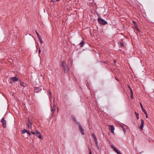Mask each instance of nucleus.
Here are the masks:
<instances>
[{"instance_id": "nucleus-1", "label": "nucleus", "mask_w": 154, "mask_h": 154, "mask_svg": "<svg viewBox=\"0 0 154 154\" xmlns=\"http://www.w3.org/2000/svg\"><path fill=\"white\" fill-rule=\"evenodd\" d=\"M61 66L63 67L64 72L65 73H68L69 70L68 66L66 64L64 61H62L61 62Z\"/></svg>"}, {"instance_id": "nucleus-2", "label": "nucleus", "mask_w": 154, "mask_h": 154, "mask_svg": "<svg viewBox=\"0 0 154 154\" xmlns=\"http://www.w3.org/2000/svg\"><path fill=\"white\" fill-rule=\"evenodd\" d=\"M97 20L98 23L102 25H105L107 24V22L104 19H101L100 18H98L97 19Z\"/></svg>"}, {"instance_id": "nucleus-3", "label": "nucleus", "mask_w": 154, "mask_h": 154, "mask_svg": "<svg viewBox=\"0 0 154 154\" xmlns=\"http://www.w3.org/2000/svg\"><path fill=\"white\" fill-rule=\"evenodd\" d=\"M34 90L35 92L36 93H40L42 91V89L40 87H34Z\"/></svg>"}, {"instance_id": "nucleus-4", "label": "nucleus", "mask_w": 154, "mask_h": 154, "mask_svg": "<svg viewBox=\"0 0 154 154\" xmlns=\"http://www.w3.org/2000/svg\"><path fill=\"white\" fill-rule=\"evenodd\" d=\"M1 122L3 124L2 125L3 128H5L6 127V121L4 119V117H3L1 120Z\"/></svg>"}, {"instance_id": "nucleus-5", "label": "nucleus", "mask_w": 154, "mask_h": 154, "mask_svg": "<svg viewBox=\"0 0 154 154\" xmlns=\"http://www.w3.org/2000/svg\"><path fill=\"white\" fill-rule=\"evenodd\" d=\"M79 131L81 133L82 135H84L85 134L84 130V129L82 128V126L81 125H79Z\"/></svg>"}, {"instance_id": "nucleus-6", "label": "nucleus", "mask_w": 154, "mask_h": 154, "mask_svg": "<svg viewBox=\"0 0 154 154\" xmlns=\"http://www.w3.org/2000/svg\"><path fill=\"white\" fill-rule=\"evenodd\" d=\"M109 130L110 132L112 133H114V131L115 130L114 127L112 125H109Z\"/></svg>"}, {"instance_id": "nucleus-7", "label": "nucleus", "mask_w": 154, "mask_h": 154, "mask_svg": "<svg viewBox=\"0 0 154 154\" xmlns=\"http://www.w3.org/2000/svg\"><path fill=\"white\" fill-rule=\"evenodd\" d=\"M27 126L29 128H32V124L30 121L28 119V120L26 123Z\"/></svg>"}, {"instance_id": "nucleus-8", "label": "nucleus", "mask_w": 154, "mask_h": 154, "mask_svg": "<svg viewBox=\"0 0 154 154\" xmlns=\"http://www.w3.org/2000/svg\"><path fill=\"white\" fill-rule=\"evenodd\" d=\"M36 135L39 139H41L42 138L40 133L39 131H36Z\"/></svg>"}, {"instance_id": "nucleus-9", "label": "nucleus", "mask_w": 154, "mask_h": 154, "mask_svg": "<svg viewBox=\"0 0 154 154\" xmlns=\"http://www.w3.org/2000/svg\"><path fill=\"white\" fill-rule=\"evenodd\" d=\"M141 125L140 127V128L141 130H143V128L144 125V122L143 120L142 119H141Z\"/></svg>"}, {"instance_id": "nucleus-10", "label": "nucleus", "mask_w": 154, "mask_h": 154, "mask_svg": "<svg viewBox=\"0 0 154 154\" xmlns=\"http://www.w3.org/2000/svg\"><path fill=\"white\" fill-rule=\"evenodd\" d=\"M114 151L116 152L117 154H122L117 149H116L114 147L112 146Z\"/></svg>"}, {"instance_id": "nucleus-11", "label": "nucleus", "mask_w": 154, "mask_h": 154, "mask_svg": "<svg viewBox=\"0 0 154 154\" xmlns=\"http://www.w3.org/2000/svg\"><path fill=\"white\" fill-rule=\"evenodd\" d=\"M10 78L14 82H17L18 80V79L16 77H11Z\"/></svg>"}, {"instance_id": "nucleus-12", "label": "nucleus", "mask_w": 154, "mask_h": 154, "mask_svg": "<svg viewBox=\"0 0 154 154\" xmlns=\"http://www.w3.org/2000/svg\"><path fill=\"white\" fill-rule=\"evenodd\" d=\"M140 106H141V109L143 111V112H144V113H145V112L146 111V110L144 109L143 106H142V103H140Z\"/></svg>"}, {"instance_id": "nucleus-13", "label": "nucleus", "mask_w": 154, "mask_h": 154, "mask_svg": "<svg viewBox=\"0 0 154 154\" xmlns=\"http://www.w3.org/2000/svg\"><path fill=\"white\" fill-rule=\"evenodd\" d=\"M56 110V107L55 106H53L52 109H51V111L53 112V113L55 112Z\"/></svg>"}, {"instance_id": "nucleus-14", "label": "nucleus", "mask_w": 154, "mask_h": 154, "mask_svg": "<svg viewBox=\"0 0 154 154\" xmlns=\"http://www.w3.org/2000/svg\"><path fill=\"white\" fill-rule=\"evenodd\" d=\"M84 41H83L80 43L79 44V45H80V47L81 48H82L83 46L84 45Z\"/></svg>"}, {"instance_id": "nucleus-15", "label": "nucleus", "mask_w": 154, "mask_h": 154, "mask_svg": "<svg viewBox=\"0 0 154 154\" xmlns=\"http://www.w3.org/2000/svg\"><path fill=\"white\" fill-rule=\"evenodd\" d=\"M94 141H95V143L96 146L97 147V148L99 149V147H98V142H97V140H94Z\"/></svg>"}, {"instance_id": "nucleus-16", "label": "nucleus", "mask_w": 154, "mask_h": 154, "mask_svg": "<svg viewBox=\"0 0 154 154\" xmlns=\"http://www.w3.org/2000/svg\"><path fill=\"white\" fill-rule=\"evenodd\" d=\"M134 28L135 29L137 30L138 31H139V29L138 28V26L137 25H136V26H135L134 27Z\"/></svg>"}, {"instance_id": "nucleus-17", "label": "nucleus", "mask_w": 154, "mask_h": 154, "mask_svg": "<svg viewBox=\"0 0 154 154\" xmlns=\"http://www.w3.org/2000/svg\"><path fill=\"white\" fill-rule=\"evenodd\" d=\"M71 118L75 122V121H76V119L75 118V117L74 116H71Z\"/></svg>"}, {"instance_id": "nucleus-18", "label": "nucleus", "mask_w": 154, "mask_h": 154, "mask_svg": "<svg viewBox=\"0 0 154 154\" xmlns=\"http://www.w3.org/2000/svg\"><path fill=\"white\" fill-rule=\"evenodd\" d=\"M27 132V130L25 129H24L22 131V133L23 134H24L25 132Z\"/></svg>"}, {"instance_id": "nucleus-19", "label": "nucleus", "mask_w": 154, "mask_h": 154, "mask_svg": "<svg viewBox=\"0 0 154 154\" xmlns=\"http://www.w3.org/2000/svg\"><path fill=\"white\" fill-rule=\"evenodd\" d=\"M20 85L21 86H23V87H25V86L24 85H25V84L23 82H20Z\"/></svg>"}, {"instance_id": "nucleus-20", "label": "nucleus", "mask_w": 154, "mask_h": 154, "mask_svg": "<svg viewBox=\"0 0 154 154\" xmlns=\"http://www.w3.org/2000/svg\"><path fill=\"white\" fill-rule=\"evenodd\" d=\"M92 136L94 139V140H97V137L94 134H92Z\"/></svg>"}, {"instance_id": "nucleus-21", "label": "nucleus", "mask_w": 154, "mask_h": 154, "mask_svg": "<svg viewBox=\"0 0 154 154\" xmlns=\"http://www.w3.org/2000/svg\"><path fill=\"white\" fill-rule=\"evenodd\" d=\"M88 151L89 152V154H92L91 149L89 147H88Z\"/></svg>"}, {"instance_id": "nucleus-22", "label": "nucleus", "mask_w": 154, "mask_h": 154, "mask_svg": "<svg viewBox=\"0 0 154 154\" xmlns=\"http://www.w3.org/2000/svg\"><path fill=\"white\" fill-rule=\"evenodd\" d=\"M135 114L137 116V119H138L139 118V114L138 113H137L136 112H135Z\"/></svg>"}, {"instance_id": "nucleus-23", "label": "nucleus", "mask_w": 154, "mask_h": 154, "mask_svg": "<svg viewBox=\"0 0 154 154\" xmlns=\"http://www.w3.org/2000/svg\"><path fill=\"white\" fill-rule=\"evenodd\" d=\"M119 46L120 47H124V45L123 43H120Z\"/></svg>"}, {"instance_id": "nucleus-24", "label": "nucleus", "mask_w": 154, "mask_h": 154, "mask_svg": "<svg viewBox=\"0 0 154 154\" xmlns=\"http://www.w3.org/2000/svg\"><path fill=\"white\" fill-rule=\"evenodd\" d=\"M39 40L40 42L41 43H43V41L42 40V38L40 37H38Z\"/></svg>"}, {"instance_id": "nucleus-25", "label": "nucleus", "mask_w": 154, "mask_h": 154, "mask_svg": "<svg viewBox=\"0 0 154 154\" xmlns=\"http://www.w3.org/2000/svg\"><path fill=\"white\" fill-rule=\"evenodd\" d=\"M75 124L77 125H78L79 127V125H81L80 124V123L77 122V121L76 120V121H75Z\"/></svg>"}, {"instance_id": "nucleus-26", "label": "nucleus", "mask_w": 154, "mask_h": 154, "mask_svg": "<svg viewBox=\"0 0 154 154\" xmlns=\"http://www.w3.org/2000/svg\"><path fill=\"white\" fill-rule=\"evenodd\" d=\"M35 31L36 33L37 34V35L38 37H40L38 33L37 32L36 30H35Z\"/></svg>"}, {"instance_id": "nucleus-27", "label": "nucleus", "mask_w": 154, "mask_h": 154, "mask_svg": "<svg viewBox=\"0 0 154 154\" xmlns=\"http://www.w3.org/2000/svg\"><path fill=\"white\" fill-rule=\"evenodd\" d=\"M144 113L146 115V118H147L148 117V115H147L146 112V111L145 113Z\"/></svg>"}, {"instance_id": "nucleus-28", "label": "nucleus", "mask_w": 154, "mask_h": 154, "mask_svg": "<svg viewBox=\"0 0 154 154\" xmlns=\"http://www.w3.org/2000/svg\"><path fill=\"white\" fill-rule=\"evenodd\" d=\"M26 133L29 135H31V133L29 131H28L27 130V132H26Z\"/></svg>"}, {"instance_id": "nucleus-29", "label": "nucleus", "mask_w": 154, "mask_h": 154, "mask_svg": "<svg viewBox=\"0 0 154 154\" xmlns=\"http://www.w3.org/2000/svg\"><path fill=\"white\" fill-rule=\"evenodd\" d=\"M49 98H50V99H51V98L52 97V95H51V92H50V95L49 96Z\"/></svg>"}, {"instance_id": "nucleus-30", "label": "nucleus", "mask_w": 154, "mask_h": 154, "mask_svg": "<svg viewBox=\"0 0 154 154\" xmlns=\"http://www.w3.org/2000/svg\"><path fill=\"white\" fill-rule=\"evenodd\" d=\"M122 129L124 131V132H125V131H126V130H125V128H124L123 127H122Z\"/></svg>"}, {"instance_id": "nucleus-31", "label": "nucleus", "mask_w": 154, "mask_h": 154, "mask_svg": "<svg viewBox=\"0 0 154 154\" xmlns=\"http://www.w3.org/2000/svg\"><path fill=\"white\" fill-rule=\"evenodd\" d=\"M130 91L131 94H133V91L131 89H130Z\"/></svg>"}, {"instance_id": "nucleus-32", "label": "nucleus", "mask_w": 154, "mask_h": 154, "mask_svg": "<svg viewBox=\"0 0 154 154\" xmlns=\"http://www.w3.org/2000/svg\"><path fill=\"white\" fill-rule=\"evenodd\" d=\"M131 98H133V94H131Z\"/></svg>"}, {"instance_id": "nucleus-33", "label": "nucleus", "mask_w": 154, "mask_h": 154, "mask_svg": "<svg viewBox=\"0 0 154 154\" xmlns=\"http://www.w3.org/2000/svg\"><path fill=\"white\" fill-rule=\"evenodd\" d=\"M133 23H134V25H135V26H136V25H137V24H136V22H134V21H133Z\"/></svg>"}, {"instance_id": "nucleus-34", "label": "nucleus", "mask_w": 154, "mask_h": 154, "mask_svg": "<svg viewBox=\"0 0 154 154\" xmlns=\"http://www.w3.org/2000/svg\"><path fill=\"white\" fill-rule=\"evenodd\" d=\"M31 133L32 134H35V132H33V131H32L31 132Z\"/></svg>"}, {"instance_id": "nucleus-35", "label": "nucleus", "mask_w": 154, "mask_h": 154, "mask_svg": "<svg viewBox=\"0 0 154 154\" xmlns=\"http://www.w3.org/2000/svg\"><path fill=\"white\" fill-rule=\"evenodd\" d=\"M115 79L116 80H117L118 82L119 81V80L116 77H115Z\"/></svg>"}, {"instance_id": "nucleus-36", "label": "nucleus", "mask_w": 154, "mask_h": 154, "mask_svg": "<svg viewBox=\"0 0 154 154\" xmlns=\"http://www.w3.org/2000/svg\"><path fill=\"white\" fill-rule=\"evenodd\" d=\"M41 49H39V51H38V53L39 54L41 53Z\"/></svg>"}, {"instance_id": "nucleus-37", "label": "nucleus", "mask_w": 154, "mask_h": 154, "mask_svg": "<svg viewBox=\"0 0 154 154\" xmlns=\"http://www.w3.org/2000/svg\"><path fill=\"white\" fill-rule=\"evenodd\" d=\"M128 88H129L130 90V89H131L130 87V86L128 85Z\"/></svg>"}, {"instance_id": "nucleus-38", "label": "nucleus", "mask_w": 154, "mask_h": 154, "mask_svg": "<svg viewBox=\"0 0 154 154\" xmlns=\"http://www.w3.org/2000/svg\"><path fill=\"white\" fill-rule=\"evenodd\" d=\"M55 2V1L54 0H51V2Z\"/></svg>"}, {"instance_id": "nucleus-39", "label": "nucleus", "mask_w": 154, "mask_h": 154, "mask_svg": "<svg viewBox=\"0 0 154 154\" xmlns=\"http://www.w3.org/2000/svg\"><path fill=\"white\" fill-rule=\"evenodd\" d=\"M50 92H51L50 91V90H48V92L49 93V94H50Z\"/></svg>"}, {"instance_id": "nucleus-40", "label": "nucleus", "mask_w": 154, "mask_h": 154, "mask_svg": "<svg viewBox=\"0 0 154 154\" xmlns=\"http://www.w3.org/2000/svg\"><path fill=\"white\" fill-rule=\"evenodd\" d=\"M59 0H56V2H58L59 1Z\"/></svg>"}, {"instance_id": "nucleus-41", "label": "nucleus", "mask_w": 154, "mask_h": 154, "mask_svg": "<svg viewBox=\"0 0 154 154\" xmlns=\"http://www.w3.org/2000/svg\"><path fill=\"white\" fill-rule=\"evenodd\" d=\"M114 62H115V63H116V60H115L114 61Z\"/></svg>"}]
</instances>
